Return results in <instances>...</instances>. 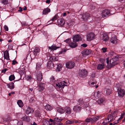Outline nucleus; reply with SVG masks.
<instances>
[{
	"label": "nucleus",
	"mask_w": 125,
	"mask_h": 125,
	"mask_svg": "<svg viewBox=\"0 0 125 125\" xmlns=\"http://www.w3.org/2000/svg\"><path fill=\"white\" fill-rule=\"evenodd\" d=\"M64 83L66 84L65 81L61 82L59 83H57L56 82L53 83V85L57 91H60L62 90V89L63 88L64 86H66Z\"/></svg>",
	"instance_id": "obj_1"
},
{
	"label": "nucleus",
	"mask_w": 125,
	"mask_h": 125,
	"mask_svg": "<svg viewBox=\"0 0 125 125\" xmlns=\"http://www.w3.org/2000/svg\"><path fill=\"white\" fill-rule=\"evenodd\" d=\"M117 59L116 58H113L110 60L109 63V58H107L106 63L107 65H108L109 68H110L113 67L117 64L116 62Z\"/></svg>",
	"instance_id": "obj_2"
},
{
	"label": "nucleus",
	"mask_w": 125,
	"mask_h": 125,
	"mask_svg": "<svg viewBox=\"0 0 125 125\" xmlns=\"http://www.w3.org/2000/svg\"><path fill=\"white\" fill-rule=\"evenodd\" d=\"M114 13L112 12V11H110L108 9H105L102 12V14L103 17H106L108 15L110 14H112Z\"/></svg>",
	"instance_id": "obj_3"
},
{
	"label": "nucleus",
	"mask_w": 125,
	"mask_h": 125,
	"mask_svg": "<svg viewBox=\"0 0 125 125\" xmlns=\"http://www.w3.org/2000/svg\"><path fill=\"white\" fill-rule=\"evenodd\" d=\"M66 66L67 68L68 69H72L74 66L75 63L74 62L70 61L66 63Z\"/></svg>",
	"instance_id": "obj_4"
},
{
	"label": "nucleus",
	"mask_w": 125,
	"mask_h": 125,
	"mask_svg": "<svg viewBox=\"0 0 125 125\" xmlns=\"http://www.w3.org/2000/svg\"><path fill=\"white\" fill-rule=\"evenodd\" d=\"M79 75L80 77H84L86 76L87 72L85 70L83 69L79 71Z\"/></svg>",
	"instance_id": "obj_5"
},
{
	"label": "nucleus",
	"mask_w": 125,
	"mask_h": 125,
	"mask_svg": "<svg viewBox=\"0 0 125 125\" xmlns=\"http://www.w3.org/2000/svg\"><path fill=\"white\" fill-rule=\"evenodd\" d=\"M95 36L93 33H90L88 34L86 36L87 40L90 41L94 39Z\"/></svg>",
	"instance_id": "obj_6"
},
{
	"label": "nucleus",
	"mask_w": 125,
	"mask_h": 125,
	"mask_svg": "<svg viewBox=\"0 0 125 125\" xmlns=\"http://www.w3.org/2000/svg\"><path fill=\"white\" fill-rule=\"evenodd\" d=\"M73 40L74 42H78L82 41V38L80 35L76 34L74 35L73 37Z\"/></svg>",
	"instance_id": "obj_7"
},
{
	"label": "nucleus",
	"mask_w": 125,
	"mask_h": 125,
	"mask_svg": "<svg viewBox=\"0 0 125 125\" xmlns=\"http://www.w3.org/2000/svg\"><path fill=\"white\" fill-rule=\"evenodd\" d=\"M115 115L116 114L115 113H112L111 114L109 115L107 118L108 121L110 122L114 120L115 117Z\"/></svg>",
	"instance_id": "obj_8"
},
{
	"label": "nucleus",
	"mask_w": 125,
	"mask_h": 125,
	"mask_svg": "<svg viewBox=\"0 0 125 125\" xmlns=\"http://www.w3.org/2000/svg\"><path fill=\"white\" fill-rule=\"evenodd\" d=\"M118 96L121 97L124 96L125 94L124 90L123 89L121 88L118 89Z\"/></svg>",
	"instance_id": "obj_9"
},
{
	"label": "nucleus",
	"mask_w": 125,
	"mask_h": 125,
	"mask_svg": "<svg viewBox=\"0 0 125 125\" xmlns=\"http://www.w3.org/2000/svg\"><path fill=\"white\" fill-rule=\"evenodd\" d=\"M37 80L38 81H40L42 78V73L40 71L37 72L36 74Z\"/></svg>",
	"instance_id": "obj_10"
},
{
	"label": "nucleus",
	"mask_w": 125,
	"mask_h": 125,
	"mask_svg": "<svg viewBox=\"0 0 125 125\" xmlns=\"http://www.w3.org/2000/svg\"><path fill=\"white\" fill-rule=\"evenodd\" d=\"M77 104L78 105H80L81 106L83 105V108H86L87 107V105H85L83 101V100L82 98H80L78 100Z\"/></svg>",
	"instance_id": "obj_11"
},
{
	"label": "nucleus",
	"mask_w": 125,
	"mask_h": 125,
	"mask_svg": "<svg viewBox=\"0 0 125 125\" xmlns=\"http://www.w3.org/2000/svg\"><path fill=\"white\" fill-rule=\"evenodd\" d=\"M110 40L112 43L116 44L118 42V40L116 36H112L110 38Z\"/></svg>",
	"instance_id": "obj_12"
},
{
	"label": "nucleus",
	"mask_w": 125,
	"mask_h": 125,
	"mask_svg": "<svg viewBox=\"0 0 125 125\" xmlns=\"http://www.w3.org/2000/svg\"><path fill=\"white\" fill-rule=\"evenodd\" d=\"M89 17V13H85L83 14L81 18L83 20L86 21Z\"/></svg>",
	"instance_id": "obj_13"
},
{
	"label": "nucleus",
	"mask_w": 125,
	"mask_h": 125,
	"mask_svg": "<svg viewBox=\"0 0 125 125\" xmlns=\"http://www.w3.org/2000/svg\"><path fill=\"white\" fill-rule=\"evenodd\" d=\"M73 109L74 111L76 112H78L81 110L82 107L79 106L77 105L74 106Z\"/></svg>",
	"instance_id": "obj_14"
},
{
	"label": "nucleus",
	"mask_w": 125,
	"mask_h": 125,
	"mask_svg": "<svg viewBox=\"0 0 125 125\" xmlns=\"http://www.w3.org/2000/svg\"><path fill=\"white\" fill-rule=\"evenodd\" d=\"M102 40L103 41L107 42L109 39V37L108 35L105 33H104L102 34Z\"/></svg>",
	"instance_id": "obj_15"
},
{
	"label": "nucleus",
	"mask_w": 125,
	"mask_h": 125,
	"mask_svg": "<svg viewBox=\"0 0 125 125\" xmlns=\"http://www.w3.org/2000/svg\"><path fill=\"white\" fill-rule=\"evenodd\" d=\"M105 99L103 97L100 98L97 102L98 104H104L105 102Z\"/></svg>",
	"instance_id": "obj_16"
},
{
	"label": "nucleus",
	"mask_w": 125,
	"mask_h": 125,
	"mask_svg": "<svg viewBox=\"0 0 125 125\" xmlns=\"http://www.w3.org/2000/svg\"><path fill=\"white\" fill-rule=\"evenodd\" d=\"M69 45L72 48H74L77 46V44L75 42H71L69 43Z\"/></svg>",
	"instance_id": "obj_17"
},
{
	"label": "nucleus",
	"mask_w": 125,
	"mask_h": 125,
	"mask_svg": "<svg viewBox=\"0 0 125 125\" xmlns=\"http://www.w3.org/2000/svg\"><path fill=\"white\" fill-rule=\"evenodd\" d=\"M33 111L34 110L32 108L29 107L26 110L25 113L27 114L28 115L30 114L33 113Z\"/></svg>",
	"instance_id": "obj_18"
},
{
	"label": "nucleus",
	"mask_w": 125,
	"mask_h": 125,
	"mask_svg": "<svg viewBox=\"0 0 125 125\" xmlns=\"http://www.w3.org/2000/svg\"><path fill=\"white\" fill-rule=\"evenodd\" d=\"M44 83H40L39 84L38 90L39 91L43 90L44 89Z\"/></svg>",
	"instance_id": "obj_19"
},
{
	"label": "nucleus",
	"mask_w": 125,
	"mask_h": 125,
	"mask_svg": "<svg viewBox=\"0 0 125 125\" xmlns=\"http://www.w3.org/2000/svg\"><path fill=\"white\" fill-rule=\"evenodd\" d=\"M54 63L52 62L51 61H49L48 62L47 66L48 68L50 69L53 67Z\"/></svg>",
	"instance_id": "obj_20"
},
{
	"label": "nucleus",
	"mask_w": 125,
	"mask_h": 125,
	"mask_svg": "<svg viewBox=\"0 0 125 125\" xmlns=\"http://www.w3.org/2000/svg\"><path fill=\"white\" fill-rule=\"evenodd\" d=\"M90 53V51L89 50H85L83 51L82 54L83 55H86L89 54Z\"/></svg>",
	"instance_id": "obj_21"
},
{
	"label": "nucleus",
	"mask_w": 125,
	"mask_h": 125,
	"mask_svg": "<svg viewBox=\"0 0 125 125\" xmlns=\"http://www.w3.org/2000/svg\"><path fill=\"white\" fill-rule=\"evenodd\" d=\"M105 66L104 63L102 64H99L98 65L97 69L99 70H102L104 68Z\"/></svg>",
	"instance_id": "obj_22"
},
{
	"label": "nucleus",
	"mask_w": 125,
	"mask_h": 125,
	"mask_svg": "<svg viewBox=\"0 0 125 125\" xmlns=\"http://www.w3.org/2000/svg\"><path fill=\"white\" fill-rule=\"evenodd\" d=\"M100 118H101V117L100 116L94 117L92 118V123H93V122H95Z\"/></svg>",
	"instance_id": "obj_23"
},
{
	"label": "nucleus",
	"mask_w": 125,
	"mask_h": 125,
	"mask_svg": "<svg viewBox=\"0 0 125 125\" xmlns=\"http://www.w3.org/2000/svg\"><path fill=\"white\" fill-rule=\"evenodd\" d=\"M39 49L38 47L35 48L33 51V53L34 55L36 56L39 54Z\"/></svg>",
	"instance_id": "obj_24"
},
{
	"label": "nucleus",
	"mask_w": 125,
	"mask_h": 125,
	"mask_svg": "<svg viewBox=\"0 0 125 125\" xmlns=\"http://www.w3.org/2000/svg\"><path fill=\"white\" fill-rule=\"evenodd\" d=\"M60 48L59 47L56 46L55 44H53L51 46L49 47V49L52 50H54Z\"/></svg>",
	"instance_id": "obj_25"
},
{
	"label": "nucleus",
	"mask_w": 125,
	"mask_h": 125,
	"mask_svg": "<svg viewBox=\"0 0 125 125\" xmlns=\"http://www.w3.org/2000/svg\"><path fill=\"white\" fill-rule=\"evenodd\" d=\"M101 93L99 91L95 92L94 94L96 98H97L100 96Z\"/></svg>",
	"instance_id": "obj_26"
},
{
	"label": "nucleus",
	"mask_w": 125,
	"mask_h": 125,
	"mask_svg": "<svg viewBox=\"0 0 125 125\" xmlns=\"http://www.w3.org/2000/svg\"><path fill=\"white\" fill-rule=\"evenodd\" d=\"M64 112L67 114H70L71 112V109L69 107H66L64 108Z\"/></svg>",
	"instance_id": "obj_27"
},
{
	"label": "nucleus",
	"mask_w": 125,
	"mask_h": 125,
	"mask_svg": "<svg viewBox=\"0 0 125 125\" xmlns=\"http://www.w3.org/2000/svg\"><path fill=\"white\" fill-rule=\"evenodd\" d=\"M14 83L13 82L7 84L8 87L10 89H12L14 88Z\"/></svg>",
	"instance_id": "obj_28"
},
{
	"label": "nucleus",
	"mask_w": 125,
	"mask_h": 125,
	"mask_svg": "<svg viewBox=\"0 0 125 125\" xmlns=\"http://www.w3.org/2000/svg\"><path fill=\"white\" fill-rule=\"evenodd\" d=\"M34 115L37 118H40L41 116L40 111L38 110H36L35 112Z\"/></svg>",
	"instance_id": "obj_29"
},
{
	"label": "nucleus",
	"mask_w": 125,
	"mask_h": 125,
	"mask_svg": "<svg viewBox=\"0 0 125 125\" xmlns=\"http://www.w3.org/2000/svg\"><path fill=\"white\" fill-rule=\"evenodd\" d=\"M42 64L41 61L40 62H38L36 64V69L37 70H39L41 68V65Z\"/></svg>",
	"instance_id": "obj_30"
},
{
	"label": "nucleus",
	"mask_w": 125,
	"mask_h": 125,
	"mask_svg": "<svg viewBox=\"0 0 125 125\" xmlns=\"http://www.w3.org/2000/svg\"><path fill=\"white\" fill-rule=\"evenodd\" d=\"M45 108L46 110L49 111H51L53 109V107L49 104H46Z\"/></svg>",
	"instance_id": "obj_31"
},
{
	"label": "nucleus",
	"mask_w": 125,
	"mask_h": 125,
	"mask_svg": "<svg viewBox=\"0 0 125 125\" xmlns=\"http://www.w3.org/2000/svg\"><path fill=\"white\" fill-rule=\"evenodd\" d=\"M57 67L56 68V70L58 71H60L61 70V68L62 67V64L58 63L57 64Z\"/></svg>",
	"instance_id": "obj_32"
},
{
	"label": "nucleus",
	"mask_w": 125,
	"mask_h": 125,
	"mask_svg": "<svg viewBox=\"0 0 125 125\" xmlns=\"http://www.w3.org/2000/svg\"><path fill=\"white\" fill-rule=\"evenodd\" d=\"M17 104L20 107H22L23 106V104L22 101L21 100L18 101L17 102Z\"/></svg>",
	"instance_id": "obj_33"
},
{
	"label": "nucleus",
	"mask_w": 125,
	"mask_h": 125,
	"mask_svg": "<svg viewBox=\"0 0 125 125\" xmlns=\"http://www.w3.org/2000/svg\"><path fill=\"white\" fill-rule=\"evenodd\" d=\"M50 11V10L49 8H46L43 10V14H46Z\"/></svg>",
	"instance_id": "obj_34"
},
{
	"label": "nucleus",
	"mask_w": 125,
	"mask_h": 125,
	"mask_svg": "<svg viewBox=\"0 0 125 125\" xmlns=\"http://www.w3.org/2000/svg\"><path fill=\"white\" fill-rule=\"evenodd\" d=\"M57 110L58 112L61 114L63 113L64 112V110L61 108L57 107Z\"/></svg>",
	"instance_id": "obj_35"
},
{
	"label": "nucleus",
	"mask_w": 125,
	"mask_h": 125,
	"mask_svg": "<svg viewBox=\"0 0 125 125\" xmlns=\"http://www.w3.org/2000/svg\"><path fill=\"white\" fill-rule=\"evenodd\" d=\"M105 90L106 92V94L107 95H110L111 92V90L110 89L106 88L105 89Z\"/></svg>",
	"instance_id": "obj_36"
},
{
	"label": "nucleus",
	"mask_w": 125,
	"mask_h": 125,
	"mask_svg": "<svg viewBox=\"0 0 125 125\" xmlns=\"http://www.w3.org/2000/svg\"><path fill=\"white\" fill-rule=\"evenodd\" d=\"M23 120L27 122H29L30 120V119L29 117H28L26 116L23 117L22 118Z\"/></svg>",
	"instance_id": "obj_37"
},
{
	"label": "nucleus",
	"mask_w": 125,
	"mask_h": 125,
	"mask_svg": "<svg viewBox=\"0 0 125 125\" xmlns=\"http://www.w3.org/2000/svg\"><path fill=\"white\" fill-rule=\"evenodd\" d=\"M15 77L14 74H12L9 76V80L10 81H12L14 80Z\"/></svg>",
	"instance_id": "obj_38"
},
{
	"label": "nucleus",
	"mask_w": 125,
	"mask_h": 125,
	"mask_svg": "<svg viewBox=\"0 0 125 125\" xmlns=\"http://www.w3.org/2000/svg\"><path fill=\"white\" fill-rule=\"evenodd\" d=\"M4 55L5 56H6L7 57H8V58L7 59L8 60H9V53L8 51H6L4 53Z\"/></svg>",
	"instance_id": "obj_39"
},
{
	"label": "nucleus",
	"mask_w": 125,
	"mask_h": 125,
	"mask_svg": "<svg viewBox=\"0 0 125 125\" xmlns=\"http://www.w3.org/2000/svg\"><path fill=\"white\" fill-rule=\"evenodd\" d=\"M50 59V60H52L53 61H57L58 60V59L57 57H56L55 56H52L51 57Z\"/></svg>",
	"instance_id": "obj_40"
},
{
	"label": "nucleus",
	"mask_w": 125,
	"mask_h": 125,
	"mask_svg": "<svg viewBox=\"0 0 125 125\" xmlns=\"http://www.w3.org/2000/svg\"><path fill=\"white\" fill-rule=\"evenodd\" d=\"M60 22L59 23L60 24L61 26L63 25L64 23V21L63 19H60Z\"/></svg>",
	"instance_id": "obj_41"
},
{
	"label": "nucleus",
	"mask_w": 125,
	"mask_h": 125,
	"mask_svg": "<svg viewBox=\"0 0 125 125\" xmlns=\"http://www.w3.org/2000/svg\"><path fill=\"white\" fill-rule=\"evenodd\" d=\"M1 3L4 5L7 4L8 3V0H1Z\"/></svg>",
	"instance_id": "obj_42"
},
{
	"label": "nucleus",
	"mask_w": 125,
	"mask_h": 125,
	"mask_svg": "<svg viewBox=\"0 0 125 125\" xmlns=\"http://www.w3.org/2000/svg\"><path fill=\"white\" fill-rule=\"evenodd\" d=\"M62 120V119H60L57 117H55L54 119L55 121L58 122H61Z\"/></svg>",
	"instance_id": "obj_43"
},
{
	"label": "nucleus",
	"mask_w": 125,
	"mask_h": 125,
	"mask_svg": "<svg viewBox=\"0 0 125 125\" xmlns=\"http://www.w3.org/2000/svg\"><path fill=\"white\" fill-rule=\"evenodd\" d=\"M67 25L68 27L70 28L73 26V22L72 21H71L69 23H67Z\"/></svg>",
	"instance_id": "obj_44"
},
{
	"label": "nucleus",
	"mask_w": 125,
	"mask_h": 125,
	"mask_svg": "<svg viewBox=\"0 0 125 125\" xmlns=\"http://www.w3.org/2000/svg\"><path fill=\"white\" fill-rule=\"evenodd\" d=\"M58 17V16L57 15H56L51 19V20L52 21H55L57 19Z\"/></svg>",
	"instance_id": "obj_45"
},
{
	"label": "nucleus",
	"mask_w": 125,
	"mask_h": 125,
	"mask_svg": "<svg viewBox=\"0 0 125 125\" xmlns=\"http://www.w3.org/2000/svg\"><path fill=\"white\" fill-rule=\"evenodd\" d=\"M125 115V113L124 112H123L122 113L121 115V116L117 120V121H119L122 119L123 118Z\"/></svg>",
	"instance_id": "obj_46"
},
{
	"label": "nucleus",
	"mask_w": 125,
	"mask_h": 125,
	"mask_svg": "<svg viewBox=\"0 0 125 125\" xmlns=\"http://www.w3.org/2000/svg\"><path fill=\"white\" fill-rule=\"evenodd\" d=\"M55 80L53 76H52L50 78V82L51 83H54L55 82Z\"/></svg>",
	"instance_id": "obj_47"
},
{
	"label": "nucleus",
	"mask_w": 125,
	"mask_h": 125,
	"mask_svg": "<svg viewBox=\"0 0 125 125\" xmlns=\"http://www.w3.org/2000/svg\"><path fill=\"white\" fill-rule=\"evenodd\" d=\"M4 121L7 122L8 124L10 121V118L9 117H7L6 119H3Z\"/></svg>",
	"instance_id": "obj_48"
},
{
	"label": "nucleus",
	"mask_w": 125,
	"mask_h": 125,
	"mask_svg": "<svg viewBox=\"0 0 125 125\" xmlns=\"http://www.w3.org/2000/svg\"><path fill=\"white\" fill-rule=\"evenodd\" d=\"M92 121V118L90 117L88 118H86L85 121L87 123H89L91 121Z\"/></svg>",
	"instance_id": "obj_49"
},
{
	"label": "nucleus",
	"mask_w": 125,
	"mask_h": 125,
	"mask_svg": "<svg viewBox=\"0 0 125 125\" xmlns=\"http://www.w3.org/2000/svg\"><path fill=\"white\" fill-rule=\"evenodd\" d=\"M66 51V50L65 49L62 50L59 52L58 55H60V54H64V52H65Z\"/></svg>",
	"instance_id": "obj_50"
},
{
	"label": "nucleus",
	"mask_w": 125,
	"mask_h": 125,
	"mask_svg": "<svg viewBox=\"0 0 125 125\" xmlns=\"http://www.w3.org/2000/svg\"><path fill=\"white\" fill-rule=\"evenodd\" d=\"M66 122L67 124H72L73 123V121L70 120H68L67 121H66Z\"/></svg>",
	"instance_id": "obj_51"
},
{
	"label": "nucleus",
	"mask_w": 125,
	"mask_h": 125,
	"mask_svg": "<svg viewBox=\"0 0 125 125\" xmlns=\"http://www.w3.org/2000/svg\"><path fill=\"white\" fill-rule=\"evenodd\" d=\"M32 77L31 76H28L26 77V79L28 81H30Z\"/></svg>",
	"instance_id": "obj_52"
},
{
	"label": "nucleus",
	"mask_w": 125,
	"mask_h": 125,
	"mask_svg": "<svg viewBox=\"0 0 125 125\" xmlns=\"http://www.w3.org/2000/svg\"><path fill=\"white\" fill-rule=\"evenodd\" d=\"M96 82H94L91 83V84L92 86H94L96 84Z\"/></svg>",
	"instance_id": "obj_53"
},
{
	"label": "nucleus",
	"mask_w": 125,
	"mask_h": 125,
	"mask_svg": "<svg viewBox=\"0 0 125 125\" xmlns=\"http://www.w3.org/2000/svg\"><path fill=\"white\" fill-rule=\"evenodd\" d=\"M23 124L22 122L21 121H19L17 123L18 125H23Z\"/></svg>",
	"instance_id": "obj_54"
},
{
	"label": "nucleus",
	"mask_w": 125,
	"mask_h": 125,
	"mask_svg": "<svg viewBox=\"0 0 125 125\" xmlns=\"http://www.w3.org/2000/svg\"><path fill=\"white\" fill-rule=\"evenodd\" d=\"M43 122H44V125L46 124H47V125L48 124V123H49V122L47 120H44L43 121Z\"/></svg>",
	"instance_id": "obj_55"
},
{
	"label": "nucleus",
	"mask_w": 125,
	"mask_h": 125,
	"mask_svg": "<svg viewBox=\"0 0 125 125\" xmlns=\"http://www.w3.org/2000/svg\"><path fill=\"white\" fill-rule=\"evenodd\" d=\"M21 24L22 25L24 26H27L28 25L26 22L24 21L22 22V23H21Z\"/></svg>",
	"instance_id": "obj_56"
},
{
	"label": "nucleus",
	"mask_w": 125,
	"mask_h": 125,
	"mask_svg": "<svg viewBox=\"0 0 125 125\" xmlns=\"http://www.w3.org/2000/svg\"><path fill=\"white\" fill-rule=\"evenodd\" d=\"M4 28L5 30L6 31H8V28L7 26L6 25H5L4 27Z\"/></svg>",
	"instance_id": "obj_57"
},
{
	"label": "nucleus",
	"mask_w": 125,
	"mask_h": 125,
	"mask_svg": "<svg viewBox=\"0 0 125 125\" xmlns=\"http://www.w3.org/2000/svg\"><path fill=\"white\" fill-rule=\"evenodd\" d=\"M107 48H103L102 49V50H103V51L104 52L106 51Z\"/></svg>",
	"instance_id": "obj_58"
},
{
	"label": "nucleus",
	"mask_w": 125,
	"mask_h": 125,
	"mask_svg": "<svg viewBox=\"0 0 125 125\" xmlns=\"http://www.w3.org/2000/svg\"><path fill=\"white\" fill-rule=\"evenodd\" d=\"M8 70V69H7L5 68L4 69V70H2L1 72L2 73H5Z\"/></svg>",
	"instance_id": "obj_59"
},
{
	"label": "nucleus",
	"mask_w": 125,
	"mask_h": 125,
	"mask_svg": "<svg viewBox=\"0 0 125 125\" xmlns=\"http://www.w3.org/2000/svg\"><path fill=\"white\" fill-rule=\"evenodd\" d=\"M17 63V62L16 61L14 60L12 61V65H15Z\"/></svg>",
	"instance_id": "obj_60"
},
{
	"label": "nucleus",
	"mask_w": 125,
	"mask_h": 125,
	"mask_svg": "<svg viewBox=\"0 0 125 125\" xmlns=\"http://www.w3.org/2000/svg\"><path fill=\"white\" fill-rule=\"evenodd\" d=\"M81 46H82L84 47H86L87 46V44L84 43V44H82Z\"/></svg>",
	"instance_id": "obj_61"
},
{
	"label": "nucleus",
	"mask_w": 125,
	"mask_h": 125,
	"mask_svg": "<svg viewBox=\"0 0 125 125\" xmlns=\"http://www.w3.org/2000/svg\"><path fill=\"white\" fill-rule=\"evenodd\" d=\"M70 40L69 39H67V40H65L64 42H66L67 43H69V42H70Z\"/></svg>",
	"instance_id": "obj_62"
},
{
	"label": "nucleus",
	"mask_w": 125,
	"mask_h": 125,
	"mask_svg": "<svg viewBox=\"0 0 125 125\" xmlns=\"http://www.w3.org/2000/svg\"><path fill=\"white\" fill-rule=\"evenodd\" d=\"M50 1V0H46V2L47 3H49Z\"/></svg>",
	"instance_id": "obj_63"
},
{
	"label": "nucleus",
	"mask_w": 125,
	"mask_h": 125,
	"mask_svg": "<svg viewBox=\"0 0 125 125\" xmlns=\"http://www.w3.org/2000/svg\"><path fill=\"white\" fill-rule=\"evenodd\" d=\"M23 8H20V9L18 10L19 11L21 12L23 10Z\"/></svg>",
	"instance_id": "obj_64"
}]
</instances>
